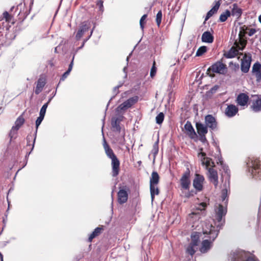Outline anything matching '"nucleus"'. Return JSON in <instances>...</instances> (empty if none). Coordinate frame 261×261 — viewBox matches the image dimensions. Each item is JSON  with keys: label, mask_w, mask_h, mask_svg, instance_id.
Returning <instances> with one entry per match:
<instances>
[{"label": "nucleus", "mask_w": 261, "mask_h": 261, "mask_svg": "<svg viewBox=\"0 0 261 261\" xmlns=\"http://www.w3.org/2000/svg\"><path fill=\"white\" fill-rule=\"evenodd\" d=\"M160 181V176L156 171H153L150 178V186H158Z\"/></svg>", "instance_id": "28"}, {"label": "nucleus", "mask_w": 261, "mask_h": 261, "mask_svg": "<svg viewBox=\"0 0 261 261\" xmlns=\"http://www.w3.org/2000/svg\"><path fill=\"white\" fill-rule=\"evenodd\" d=\"M94 28H95V27H94L93 28V29H92V31H91V33H90V36H91L92 35V33H93V30H94Z\"/></svg>", "instance_id": "57"}, {"label": "nucleus", "mask_w": 261, "mask_h": 261, "mask_svg": "<svg viewBox=\"0 0 261 261\" xmlns=\"http://www.w3.org/2000/svg\"><path fill=\"white\" fill-rule=\"evenodd\" d=\"M198 238L196 237H192L191 243L186 249V252L187 253L191 256H193L195 254L196 251L195 247L198 245Z\"/></svg>", "instance_id": "16"}, {"label": "nucleus", "mask_w": 261, "mask_h": 261, "mask_svg": "<svg viewBox=\"0 0 261 261\" xmlns=\"http://www.w3.org/2000/svg\"><path fill=\"white\" fill-rule=\"evenodd\" d=\"M200 140H201L202 141H204V140H206V139H204V137H203V138H202V139L201 138V139H200Z\"/></svg>", "instance_id": "58"}, {"label": "nucleus", "mask_w": 261, "mask_h": 261, "mask_svg": "<svg viewBox=\"0 0 261 261\" xmlns=\"http://www.w3.org/2000/svg\"><path fill=\"white\" fill-rule=\"evenodd\" d=\"M73 59L74 58H73L72 59V60L71 61V62L70 63V64H69V67H68V70L65 72H64V73L62 75V77H61L60 79V82L61 81H63L65 80V79L68 76V75H69L70 72L71 71L72 69V67H73Z\"/></svg>", "instance_id": "36"}, {"label": "nucleus", "mask_w": 261, "mask_h": 261, "mask_svg": "<svg viewBox=\"0 0 261 261\" xmlns=\"http://www.w3.org/2000/svg\"><path fill=\"white\" fill-rule=\"evenodd\" d=\"M226 193H227L226 190V191L223 190V191H222V199H223V200H224L225 199Z\"/></svg>", "instance_id": "51"}, {"label": "nucleus", "mask_w": 261, "mask_h": 261, "mask_svg": "<svg viewBox=\"0 0 261 261\" xmlns=\"http://www.w3.org/2000/svg\"><path fill=\"white\" fill-rule=\"evenodd\" d=\"M206 206L207 205L206 203L201 202L198 205V207H197V209L201 211L202 210H205Z\"/></svg>", "instance_id": "48"}, {"label": "nucleus", "mask_w": 261, "mask_h": 261, "mask_svg": "<svg viewBox=\"0 0 261 261\" xmlns=\"http://www.w3.org/2000/svg\"><path fill=\"white\" fill-rule=\"evenodd\" d=\"M191 214L194 215V214H194V213H192V214Z\"/></svg>", "instance_id": "62"}, {"label": "nucleus", "mask_w": 261, "mask_h": 261, "mask_svg": "<svg viewBox=\"0 0 261 261\" xmlns=\"http://www.w3.org/2000/svg\"><path fill=\"white\" fill-rule=\"evenodd\" d=\"M164 119V114L163 112L160 113L155 117L156 123L161 124L163 123Z\"/></svg>", "instance_id": "39"}, {"label": "nucleus", "mask_w": 261, "mask_h": 261, "mask_svg": "<svg viewBox=\"0 0 261 261\" xmlns=\"http://www.w3.org/2000/svg\"><path fill=\"white\" fill-rule=\"evenodd\" d=\"M103 148L107 156L111 159L112 176L115 177L119 175L120 172V161L114 153L112 149L105 140L104 141Z\"/></svg>", "instance_id": "2"}, {"label": "nucleus", "mask_w": 261, "mask_h": 261, "mask_svg": "<svg viewBox=\"0 0 261 261\" xmlns=\"http://www.w3.org/2000/svg\"><path fill=\"white\" fill-rule=\"evenodd\" d=\"M241 45L238 43L234 42V45L230 48V49L224 54V56L228 59L234 58L239 54V50H241Z\"/></svg>", "instance_id": "13"}, {"label": "nucleus", "mask_w": 261, "mask_h": 261, "mask_svg": "<svg viewBox=\"0 0 261 261\" xmlns=\"http://www.w3.org/2000/svg\"><path fill=\"white\" fill-rule=\"evenodd\" d=\"M194 50L193 49V50L192 51V52L191 53V54H189V55H186V57L185 58V59H186V57H187V58H189V57H190V56L192 55V54L193 53Z\"/></svg>", "instance_id": "54"}, {"label": "nucleus", "mask_w": 261, "mask_h": 261, "mask_svg": "<svg viewBox=\"0 0 261 261\" xmlns=\"http://www.w3.org/2000/svg\"><path fill=\"white\" fill-rule=\"evenodd\" d=\"M207 177L210 182H212L215 188L218 185V175L217 171L214 169V168L210 167L208 168Z\"/></svg>", "instance_id": "15"}, {"label": "nucleus", "mask_w": 261, "mask_h": 261, "mask_svg": "<svg viewBox=\"0 0 261 261\" xmlns=\"http://www.w3.org/2000/svg\"><path fill=\"white\" fill-rule=\"evenodd\" d=\"M200 150V152L198 153V157L200 158L202 165H205L207 170H208V168L210 167L214 168L215 164L212 159L206 156V153L202 152V148H201Z\"/></svg>", "instance_id": "7"}, {"label": "nucleus", "mask_w": 261, "mask_h": 261, "mask_svg": "<svg viewBox=\"0 0 261 261\" xmlns=\"http://www.w3.org/2000/svg\"><path fill=\"white\" fill-rule=\"evenodd\" d=\"M139 100L138 96L132 97L120 105L118 107L120 110L125 111L136 103Z\"/></svg>", "instance_id": "12"}, {"label": "nucleus", "mask_w": 261, "mask_h": 261, "mask_svg": "<svg viewBox=\"0 0 261 261\" xmlns=\"http://www.w3.org/2000/svg\"><path fill=\"white\" fill-rule=\"evenodd\" d=\"M238 112V108L233 105H229L225 109V115L228 117L236 115Z\"/></svg>", "instance_id": "24"}, {"label": "nucleus", "mask_w": 261, "mask_h": 261, "mask_svg": "<svg viewBox=\"0 0 261 261\" xmlns=\"http://www.w3.org/2000/svg\"><path fill=\"white\" fill-rule=\"evenodd\" d=\"M261 69V64L258 63L256 62L253 65L252 67V72H256L258 73Z\"/></svg>", "instance_id": "44"}, {"label": "nucleus", "mask_w": 261, "mask_h": 261, "mask_svg": "<svg viewBox=\"0 0 261 261\" xmlns=\"http://www.w3.org/2000/svg\"><path fill=\"white\" fill-rule=\"evenodd\" d=\"M247 31H248V32H247V33L248 34V35L249 36H252L253 34H254L256 32V30L255 29H253V28L249 29L248 28Z\"/></svg>", "instance_id": "49"}, {"label": "nucleus", "mask_w": 261, "mask_h": 261, "mask_svg": "<svg viewBox=\"0 0 261 261\" xmlns=\"http://www.w3.org/2000/svg\"><path fill=\"white\" fill-rule=\"evenodd\" d=\"M128 193L126 190V186L124 189H120L117 193V200L118 202L120 204H123L127 201L128 199Z\"/></svg>", "instance_id": "18"}, {"label": "nucleus", "mask_w": 261, "mask_h": 261, "mask_svg": "<svg viewBox=\"0 0 261 261\" xmlns=\"http://www.w3.org/2000/svg\"><path fill=\"white\" fill-rule=\"evenodd\" d=\"M256 77L257 79L260 80L261 79V71L260 70L258 73L256 74Z\"/></svg>", "instance_id": "52"}, {"label": "nucleus", "mask_w": 261, "mask_h": 261, "mask_svg": "<svg viewBox=\"0 0 261 261\" xmlns=\"http://www.w3.org/2000/svg\"><path fill=\"white\" fill-rule=\"evenodd\" d=\"M123 142L122 143V144H124V141H125V139H124V135H123Z\"/></svg>", "instance_id": "56"}, {"label": "nucleus", "mask_w": 261, "mask_h": 261, "mask_svg": "<svg viewBox=\"0 0 261 261\" xmlns=\"http://www.w3.org/2000/svg\"><path fill=\"white\" fill-rule=\"evenodd\" d=\"M103 1L102 0H99L96 3V5L99 7V11L101 12L103 11Z\"/></svg>", "instance_id": "47"}, {"label": "nucleus", "mask_w": 261, "mask_h": 261, "mask_svg": "<svg viewBox=\"0 0 261 261\" xmlns=\"http://www.w3.org/2000/svg\"><path fill=\"white\" fill-rule=\"evenodd\" d=\"M231 261H259L256 257L249 252L244 250H236L229 255Z\"/></svg>", "instance_id": "4"}, {"label": "nucleus", "mask_w": 261, "mask_h": 261, "mask_svg": "<svg viewBox=\"0 0 261 261\" xmlns=\"http://www.w3.org/2000/svg\"><path fill=\"white\" fill-rule=\"evenodd\" d=\"M252 174L261 172V162L258 160H255L252 162Z\"/></svg>", "instance_id": "31"}, {"label": "nucleus", "mask_w": 261, "mask_h": 261, "mask_svg": "<svg viewBox=\"0 0 261 261\" xmlns=\"http://www.w3.org/2000/svg\"><path fill=\"white\" fill-rule=\"evenodd\" d=\"M201 40L203 42L211 43L214 41V36L210 32L206 31L202 34Z\"/></svg>", "instance_id": "29"}, {"label": "nucleus", "mask_w": 261, "mask_h": 261, "mask_svg": "<svg viewBox=\"0 0 261 261\" xmlns=\"http://www.w3.org/2000/svg\"><path fill=\"white\" fill-rule=\"evenodd\" d=\"M207 50V48L205 46H200L196 51V56L200 57L205 54Z\"/></svg>", "instance_id": "37"}, {"label": "nucleus", "mask_w": 261, "mask_h": 261, "mask_svg": "<svg viewBox=\"0 0 261 261\" xmlns=\"http://www.w3.org/2000/svg\"><path fill=\"white\" fill-rule=\"evenodd\" d=\"M35 137H34V136L32 135H29L27 137V147L28 149H31V150H32L34 148V144L35 142Z\"/></svg>", "instance_id": "33"}, {"label": "nucleus", "mask_w": 261, "mask_h": 261, "mask_svg": "<svg viewBox=\"0 0 261 261\" xmlns=\"http://www.w3.org/2000/svg\"><path fill=\"white\" fill-rule=\"evenodd\" d=\"M162 11L161 10L158 12L156 16V18H155V21H156V24L158 26V27H159L161 25V23L162 22Z\"/></svg>", "instance_id": "41"}, {"label": "nucleus", "mask_w": 261, "mask_h": 261, "mask_svg": "<svg viewBox=\"0 0 261 261\" xmlns=\"http://www.w3.org/2000/svg\"><path fill=\"white\" fill-rule=\"evenodd\" d=\"M196 127L197 133L200 136V138L202 139L203 137L205 139V135L207 133V127L201 123L197 122L196 123Z\"/></svg>", "instance_id": "22"}, {"label": "nucleus", "mask_w": 261, "mask_h": 261, "mask_svg": "<svg viewBox=\"0 0 261 261\" xmlns=\"http://www.w3.org/2000/svg\"><path fill=\"white\" fill-rule=\"evenodd\" d=\"M46 83V80L45 76H40L36 82V86L34 92L36 95L40 94L43 90Z\"/></svg>", "instance_id": "17"}, {"label": "nucleus", "mask_w": 261, "mask_h": 261, "mask_svg": "<svg viewBox=\"0 0 261 261\" xmlns=\"http://www.w3.org/2000/svg\"><path fill=\"white\" fill-rule=\"evenodd\" d=\"M191 172L190 169L187 168L186 170L182 174L181 178L179 179V183L181 190H186L187 192H182L184 194V197L187 198H189L194 196V191H189L191 186Z\"/></svg>", "instance_id": "3"}, {"label": "nucleus", "mask_w": 261, "mask_h": 261, "mask_svg": "<svg viewBox=\"0 0 261 261\" xmlns=\"http://www.w3.org/2000/svg\"><path fill=\"white\" fill-rule=\"evenodd\" d=\"M251 108L255 112L261 111V97H257L255 100H253Z\"/></svg>", "instance_id": "30"}, {"label": "nucleus", "mask_w": 261, "mask_h": 261, "mask_svg": "<svg viewBox=\"0 0 261 261\" xmlns=\"http://www.w3.org/2000/svg\"><path fill=\"white\" fill-rule=\"evenodd\" d=\"M248 27L246 25H243L241 28V31L239 34L238 40H236L235 42L238 43L241 45V50H243L246 47L247 44V40L245 38V34H247Z\"/></svg>", "instance_id": "9"}, {"label": "nucleus", "mask_w": 261, "mask_h": 261, "mask_svg": "<svg viewBox=\"0 0 261 261\" xmlns=\"http://www.w3.org/2000/svg\"><path fill=\"white\" fill-rule=\"evenodd\" d=\"M239 69V65L238 63H235L233 65V70L236 71Z\"/></svg>", "instance_id": "50"}, {"label": "nucleus", "mask_w": 261, "mask_h": 261, "mask_svg": "<svg viewBox=\"0 0 261 261\" xmlns=\"http://www.w3.org/2000/svg\"><path fill=\"white\" fill-rule=\"evenodd\" d=\"M24 119L22 115H20L17 118L15 122V125L12 127L9 134L11 138H12L13 136L16 134L17 130L24 124Z\"/></svg>", "instance_id": "14"}, {"label": "nucleus", "mask_w": 261, "mask_h": 261, "mask_svg": "<svg viewBox=\"0 0 261 261\" xmlns=\"http://www.w3.org/2000/svg\"><path fill=\"white\" fill-rule=\"evenodd\" d=\"M251 60V56L250 55H247L246 54H244L241 64V69L243 73H246L249 71Z\"/></svg>", "instance_id": "10"}, {"label": "nucleus", "mask_w": 261, "mask_h": 261, "mask_svg": "<svg viewBox=\"0 0 261 261\" xmlns=\"http://www.w3.org/2000/svg\"><path fill=\"white\" fill-rule=\"evenodd\" d=\"M127 189V190H128V189L127 188V187H126V190Z\"/></svg>", "instance_id": "61"}, {"label": "nucleus", "mask_w": 261, "mask_h": 261, "mask_svg": "<svg viewBox=\"0 0 261 261\" xmlns=\"http://www.w3.org/2000/svg\"><path fill=\"white\" fill-rule=\"evenodd\" d=\"M178 70H175L171 75L170 83L169 84V87L170 89H173L176 87L178 81Z\"/></svg>", "instance_id": "25"}, {"label": "nucleus", "mask_w": 261, "mask_h": 261, "mask_svg": "<svg viewBox=\"0 0 261 261\" xmlns=\"http://www.w3.org/2000/svg\"><path fill=\"white\" fill-rule=\"evenodd\" d=\"M205 123L206 126L212 130L215 129L217 127L216 120L212 115H207L205 117Z\"/></svg>", "instance_id": "19"}, {"label": "nucleus", "mask_w": 261, "mask_h": 261, "mask_svg": "<svg viewBox=\"0 0 261 261\" xmlns=\"http://www.w3.org/2000/svg\"><path fill=\"white\" fill-rule=\"evenodd\" d=\"M226 207H224L222 204H219L218 207L215 210V220L218 223L217 224V227L219 228V230L225 222L224 219L223 220V217L226 215Z\"/></svg>", "instance_id": "6"}, {"label": "nucleus", "mask_w": 261, "mask_h": 261, "mask_svg": "<svg viewBox=\"0 0 261 261\" xmlns=\"http://www.w3.org/2000/svg\"><path fill=\"white\" fill-rule=\"evenodd\" d=\"M230 8H231V11L230 12L231 15L237 17V18H239L241 16L242 10L239 7L237 3L233 4L232 5V8L231 7H230Z\"/></svg>", "instance_id": "26"}, {"label": "nucleus", "mask_w": 261, "mask_h": 261, "mask_svg": "<svg viewBox=\"0 0 261 261\" xmlns=\"http://www.w3.org/2000/svg\"><path fill=\"white\" fill-rule=\"evenodd\" d=\"M219 88L220 86L219 85H215L209 91L206 92V95L211 97L214 94L216 93Z\"/></svg>", "instance_id": "38"}, {"label": "nucleus", "mask_w": 261, "mask_h": 261, "mask_svg": "<svg viewBox=\"0 0 261 261\" xmlns=\"http://www.w3.org/2000/svg\"><path fill=\"white\" fill-rule=\"evenodd\" d=\"M205 227H203V234H208L210 240H204L201 243L199 251L202 253L207 252L213 246V242L217 237L219 233V230L216 229L215 227L212 224H206Z\"/></svg>", "instance_id": "1"}, {"label": "nucleus", "mask_w": 261, "mask_h": 261, "mask_svg": "<svg viewBox=\"0 0 261 261\" xmlns=\"http://www.w3.org/2000/svg\"><path fill=\"white\" fill-rule=\"evenodd\" d=\"M231 15L230 11L229 10H226L225 12L222 13L219 17V21L220 22H225Z\"/></svg>", "instance_id": "35"}, {"label": "nucleus", "mask_w": 261, "mask_h": 261, "mask_svg": "<svg viewBox=\"0 0 261 261\" xmlns=\"http://www.w3.org/2000/svg\"><path fill=\"white\" fill-rule=\"evenodd\" d=\"M150 191L152 201L153 200L155 195L159 194L160 190L157 186H150Z\"/></svg>", "instance_id": "34"}, {"label": "nucleus", "mask_w": 261, "mask_h": 261, "mask_svg": "<svg viewBox=\"0 0 261 261\" xmlns=\"http://www.w3.org/2000/svg\"><path fill=\"white\" fill-rule=\"evenodd\" d=\"M3 18L6 22H10L12 21L13 16L10 15L8 12L5 11L3 14Z\"/></svg>", "instance_id": "43"}, {"label": "nucleus", "mask_w": 261, "mask_h": 261, "mask_svg": "<svg viewBox=\"0 0 261 261\" xmlns=\"http://www.w3.org/2000/svg\"><path fill=\"white\" fill-rule=\"evenodd\" d=\"M91 27V22L89 21H85L81 23L80 29L75 35V38L79 40L83 36L84 34L88 31Z\"/></svg>", "instance_id": "11"}, {"label": "nucleus", "mask_w": 261, "mask_h": 261, "mask_svg": "<svg viewBox=\"0 0 261 261\" xmlns=\"http://www.w3.org/2000/svg\"><path fill=\"white\" fill-rule=\"evenodd\" d=\"M155 65V61H154L150 72V76L152 79H153L155 76L156 73L157 68L156 67Z\"/></svg>", "instance_id": "42"}, {"label": "nucleus", "mask_w": 261, "mask_h": 261, "mask_svg": "<svg viewBox=\"0 0 261 261\" xmlns=\"http://www.w3.org/2000/svg\"><path fill=\"white\" fill-rule=\"evenodd\" d=\"M103 230V226H101L99 227H96L93 231L90 234L88 238V242H91L93 239L98 236H99L102 231Z\"/></svg>", "instance_id": "27"}, {"label": "nucleus", "mask_w": 261, "mask_h": 261, "mask_svg": "<svg viewBox=\"0 0 261 261\" xmlns=\"http://www.w3.org/2000/svg\"><path fill=\"white\" fill-rule=\"evenodd\" d=\"M120 120L118 118H113L112 119L111 124L114 131L119 133L121 131V127L120 126Z\"/></svg>", "instance_id": "32"}, {"label": "nucleus", "mask_w": 261, "mask_h": 261, "mask_svg": "<svg viewBox=\"0 0 261 261\" xmlns=\"http://www.w3.org/2000/svg\"><path fill=\"white\" fill-rule=\"evenodd\" d=\"M221 0L216 1L215 2V5L214 7L207 13L206 17L205 18L204 21H207L211 17H212L214 14L216 13L218 11L221 3L220 1Z\"/></svg>", "instance_id": "23"}, {"label": "nucleus", "mask_w": 261, "mask_h": 261, "mask_svg": "<svg viewBox=\"0 0 261 261\" xmlns=\"http://www.w3.org/2000/svg\"><path fill=\"white\" fill-rule=\"evenodd\" d=\"M138 163L139 165H140V164L142 163V162H141V161H138Z\"/></svg>", "instance_id": "59"}, {"label": "nucleus", "mask_w": 261, "mask_h": 261, "mask_svg": "<svg viewBox=\"0 0 261 261\" xmlns=\"http://www.w3.org/2000/svg\"><path fill=\"white\" fill-rule=\"evenodd\" d=\"M44 116L39 115V116L37 118L36 121V131L37 130V129L38 128V126L42 122V120L44 119Z\"/></svg>", "instance_id": "46"}, {"label": "nucleus", "mask_w": 261, "mask_h": 261, "mask_svg": "<svg viewBox=\"0 0 261 261\" xmlns=\"http://www.w3.org/2000/svg\"><path fill=\"white\" fill-rule=\"evenodd\" d=\"M147 17V14H144L140 20V25L142 30H143L144 28V25L146 23L145 20Z\"/></svg>", "instance_id": "45"}, {"label": "nucleus", "mask_w": 261, "mask_h": 261, "mask_svg": "<svg viewBox=\"0 0 261 261\" xmlns=\"http://www.w3.org/2000/svg\"><path fill=\"white\" fill-rule=\"evenodd\" d=\"M249 99V96L247 94L241 93L238 95L236 101L238 105L241 106H245L247 105Z\"/></svg>", "instance_id": "21"}, {"label": "nucleus", "mask_w": 261, "mask_h": 261, "mask_svg": "<svg viewBox=\"0 0 261 261\" xmlns=\"http://www.w3.org/2000/svg\"><path fill=\"white\" fill-rule=\"evenodd\" d=\"M258 20L259 22L261 23V14L258 17Z\"/></svg>", "instance_id": "55"}, {"label": "nucleus", "mask_w": 261, "mask_h": 261, "mask_svg": "<svg viewBox=\"0 0 261 261\" xmlns=\"http://www.w3.org/2000/svg\"><path fill=\"white\" fill-rule=\"evenodd\" d=\"M0 259H1V261H3V255L1 253V252H0Z\"/></svg>", "instance_id": "53"}, {"label": "nucleus", "mask_w": 261, "mask_h": 261, "mask_svg": "<svg viewBox=\"0 0 261 261\" xmlns=\"http://www.w3.org/2000/svg\"><path fill=\"white\" fill-rule=\"evenodd\" d=\"M50 100H51V99H49L46 103H45V104H44L43 105V106L42 107V108H41V110L40 111L39 115H41V116H45L47 108L48 105L49 103L50 102Z\"/></svg>", "instance_id": "40"}, {"label": "nucleus", "mask_w": 261, "mask_h": 261, "mask_svg": "<svg viewBox=\"0 0 261 261\" xmlns=\"http://www.w3.org/2000/svg\"><path fill=\"white\" fill-rule=\"evenodd\" d=\"M227 67L225 64L221 61H218L214 63L207 70V74L211 77H214L215 73L225 74L227 72Z\"/></svg>", "instance_id": "5"}, {"label": "nucleus", "mask_w": 261, "mask_h": 261, "mask_svg": "<svg viewBox=\"0 0 261 261\" xmlns=\"http://www.w3.org/2000/svg\"><path fill=\"white\" fill-rule=\"evenodd\" d=\"M184 128L186 133L191 139H194L197 136L190 121H187L186 122Z\"/></svg>", "instance_id": "20"}, {"label": "nucleus", "mask_w": 261, "mask_h": 261, "mask_svg": "<svg viewBox=\"0 0 261 261\" xmlns=\"http://www.w3.org/2000/svg\"><path fill=\"white\" fill-rule=\"evenodd\" d=\"M13 8H14V7H12V8L11 9V10H12Z\"/></svg>", "instance_id": "60"}, {"label": "nucleus", "mask_w": 261, "mask_h": 261, "mask_svg": "<svg viewBox=\"0 0 261 261\" xmlns=\"http://www.w3.org/2000/svg\"><path fill=\"white\" fill-rule=\"evenodd\" d=\"M204 177L200 174L196 173L193 179V186L197 192H201L203 189Z\"/></svg>", "instance_id": "8"}]
</instances>
